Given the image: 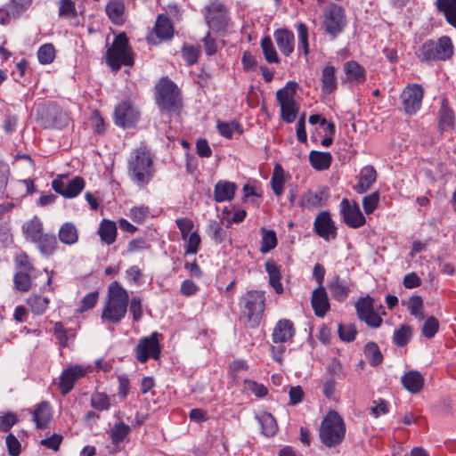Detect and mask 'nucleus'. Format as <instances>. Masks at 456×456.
Masks as SVG:
<instances>
[{"instance_id":"nucleus-1","label":"nucleus","mask_w":456,"mask_h":456,"mask_svg":"<svg viewBox=\"0 0 456 456\" xmlns=\"http://www.w3.org/2000/svg\"><path fill=\"white\" fill-rule=\"evenodd\" d=\"M154 155L145 145L132 150L127 159V175L139 187H145L155 175Z\"/></svg>"},{"instance_id":"nucleus-2","label":"nucleus","mask_w":456,"mask_h":456,"mask_svg":"<svg viewBox=\"0 0 456 456\" xmlns=\"http://www.w3.org/2000/svg\"><path fill=\"white\" fill-rule=\"evenodd\" d=\"M128 303V292L118 281L111 282L108 288L102 320L113 324L119 323L126 314Z\"/></svg>"},{"instance_id":"nucleus-3","label":"nucleus","mask_w":456,"mask_h":456,"mask_svg":"<svg viewBox=\"0 0 456 456\" xmlns=\"http://www.w3.org/2000/svg\"><path fill=\"white\" fill-rule=\"evenodd\" d=\"M346 434L342 417L335 411H330L323 418L320 428V438L323 444L333 447L339 444Z\"/></svg>"},{"instance_id":"nucleus-4","label":"nucleus","mask_w":456,"mask_h":456,"mask_svg":"<svg viewBox=\"0 0 456 456\" xmlns=\"http://www.w3.org/2000/svg\"><path fill=\"white\" fill-rule=\"evenodd\" d=\"M454 53L451 37L443 36L437 41L427 40L419 48L418 58L424 62L450 60Z\"/></svg>"},{"instance_id":"nucleus-5","label":"nucleus","mask_w":456,"mask_h":456,"mask_svg":"<svg viewBox=\"0 0 456 456\" xmlns=\"http://www.w3.org/2000/svg\"><path fill=\"white\" fill-rule=\"evenodd\" d=\"M106 62L112 70L118 71L122 65L131 66L134 59L128 38L125 33L115 37L111 45L106 51Z\"/></svg>"},{"instance_id":"nucleus-6","label":"nucleus","mask_w":456,"mask_h":456,"mask_svg":"<svg viewBox=\"0 0 456 456\" xmlns=\"http://www.w3.org/2000/svg\"><path fill=\"white\" fill-rule=\"evenodd\" d=\"M346 26V15L344 7L330 2L322 8V27L325 32L335 38Z\"/></svg>"},{"instance_id":"nucleus-7","label":"nucleus","mask_w":456,"mask_h":456,"mask_svg":"<svg viewBox=\"0 0 456 456\" xmlns=\"http://www.w3.org/2000/svg\"><path fill=\"white\" fill-rule=\"evenodd\" d=\"M297 84L288 82L284 87L276 92V100L281 106V118L286 123H293L298 112V105L295 101Z\"/></svg>"},{"instance_id":"nucleus-8","label":"nucleus","mask_w":456,"mask_h":456,"mask_svg":"<svg viewBox=\"0 0 456 456\" xmlns=\"http://www.w3.org/2000/svg\"><path fill=\"white\" fill-rule=\"evenodd\" d=\"M265 293L253 290L243 297L242 314L251 328L256 327L265 311Z\"/></svg>"},{"instance_id":"nucleus-9","label":"nucleus","mask_w":456,"mask_h":456,"mask_svg":"<svg viewBox=\"0 0 456 456\" xmlns=\"http://www.w3.org/2000/svg\"><path fill=\"white\" fill-rule=\"evenodd\" d=\"M37 120L45 128L61 129L68 126V114L55 103H47L37 111Z\"/></svg>"},{"instance_id":"nucleus-10","label":"nucleus","mask_w":456,"mask_h":456,"mask_svg":"<svg viewBox=\"0 0 456 456\" xmlns=\"http://www.w3.org/2000/svg\"><path fill=\"white\" fill-rule=\"evenodd\" d=\"M157 101L165 110H175L180 102L179 91L175 84L168 78H162L157 85Z\"/></svg>"},{"instance_id":"nucleus-11","label":"nucleus","mask_w":456,"mask_h":456,"mask_svg":"<svg viewBox=\"0 0 456 456\" xmlns=\"http://www.w3.org/2000/svg\"><path fill=\"white\" fill-rule=\"evenodd\" d=\"M161 335L159 332H153L149 337L142 338L134 349L136 360L141 363H145L150 358L158 360L160 357L161 347L159 338Z\"/></svg>"},{"instance_id":"nucleus-12","label":"nucleus","mask_w":456,"mask_h":456,"mask_svg":"<svg viewBox=\"0 0 456 456\" xmlns=\"http://www.w3.org/2000/svg\"><path fill=\"white\" fill-rule=\"evenodd\" d=\"M86 182L81 176L69 179L66 175H58L52 181L53 190L64 198L73 199L77 197L85 188Z\"/></svg>"},{"instance_id":"nucleus-13","label":"nucleus","mask_w":456,"mask_h":456,"mask_svg":"<svg viewBox=\"0 0 456 456\" xmlns=\"http://www.w3.org/2000/svg\"><path fill=\"white\" fill-rule=\"evenodd\" d=\"M140 118V111L130 100L120 102L114 110V123L118 126L128 128L134 126Z\"/></svg>"},{"instance_id":"nucleus-14","label":"nucleus","mask_w":456,"mask_h":456,"mask_svg":"<svg viewBox=\"0 0 456 456\" xmlns=\"http://www.w3.org/2000/svg\"><path fill=\"white\" fill-rule=\"evenodd\" d=\"M204 16L210 28L219 30L227 25V9L221 2L213 1L206 5Z\"/></svg>"},{"instance_id":"nucleus-15","label":"nucleus","mask_w":456,"mask_h":456,"mask_svg":"<svg viewBox=\"0 0 456 456\" xmlns=\"http://www.w3.org/2000/svg\"><path fill=\"white\" fill-rule=\"evenodd\" d=\"M90 369L79 364L70 365L65 368L60 377L59 388L62 395L69 393L76 381L85 377Z\"/></svg>"},{"instance_id":"nucleus-16","label":"nucleus","mask_w":456,"mask_h":456,"mask_svg":"<svg viewBox=\"0 0 456 456\" xmlns=\"http://www.w3.org/2000/svg\"><path fill=\"white\" fill-rule=\"evenodd\" d=\"M423 95V88L418 84L405 87L401 94L404 111L409 115L415 114L421 107Z\"/></svg>"},{"instance_id":"nucleus-17","label":"nucleus","mask_w":456,"mask_h":456,"mask_svg":"<svg viewBox=\"0 0 456 456\" xmlns=\"http://www.w3.org/2000/svg\"><path fill=\"white\" fill-rule=\"evenodd\" d=\"M340 213L349 227L359 228L366 223V218L355 201L351 203L347 199H343L340 202Z\"/></svg>"},{"instance_id":"nucleus-18","label":"nucleus","mask_w":456,"mask_h":456,"mask_svg":"<svg viewBox=\"0 0 456 456\" xmlns=\"http://www.w3.org/2000/svg\"><path fill=\"white\" fill-rule=\"evenodd\" d=\"M358 318L371 328H378L382 318L374 311L373 299L370 297L362 298L355 304Z\"/></svg>"},{"instance_id":"nucleus-19","label":"nucleus","mask_w":456,"mask_h":456,"mask_svg":"<svg viewBox=\"0 0 456 456\" xmlns=\"http://www.w3.org/2000/svg\"><path fill=\"white\" fill-rule=\"evenodd\" d=\"M314 230L318 236L327 241L337 237V227L328 211H322L316 216Z\"/></svg>"},{"instance_id":"nucleus-20","label":"nucleus","mask_w":456,"mask_h":456,"mask_svg":"<svg viewBox=\"0 0 456 456\" xmlns=\"http://www.w3.org/2000/svg\"><path fill=\"white\" fill-rule=\"evenodd\" d=\"M32 0H11L8 4L0 9V23L7 25L11 19L20 18L28 10Z\"/></svg>"},{"instance_id":"nucleus-21","label":"nucleus","mask_w":456,"mask_h":456,"mask_svg":"<svg viewBox=\"0 0 456 456\" xmlns=\"http://www.w3.org/2000/svg\"><path fill=\"white\" fill-rule=\"evenodd\" d=\"M329 197L327 188H321L315 191L309 190L303 193L300 200V207L309 210L319 208L326 204Z\"/></svg>"},{"instance_id":"nucleus-22","label":"nucleus","mask_w":456,"mask_h":456,"mask_svg":"<svg viewBox=\"0 0 456 456\" xmlns=\"http://www.w3.org/2000/svg\"><path fill=\"white\" fill-rule=\"evenodd\" d=\"M311 305L314 314L318 317H323L330 310V305L328 294L323 286H318V288L313 290Z\"/></svg>"},{"instance_id":"nucleus-23","label":"nucleus","mask_w":456,"mask_h":456,"mask_svg":"<svg viewBox=\"0 0 456 456\" xmlns=\"http://www.w3.org/2000/svg\"><path fill=\"white\" fill-rule=\"evenodd\" d=\"M294 324L290 320L282 319L280 320L273 330V340L274 343H286L292 339L295 335Z\"/></svg>"},{"instance_id":"nucleus-24","label":"nucleus","mask_w":456,"mask_h":456,"mask_svg":"<svg viewBox=\"0 0 456 456\" xmlns=\"http://www.w3.org/2000/svg\"><path fill=\"white\" fill-rule=\"evenodd\" d=\"M276 45L282 54L289 56L294 51V34L286 28H280L274 31Z\"/></svg>"},{"instance_id":"nucleus-25","label":"nucleus","mask_w":456,"mask_h":456,"mask_svg":"<svg viewBox=\"0 0 456 456\" xmlns=\"http://www.w3.org/2000/svg\"><path fill=\"white\" fill-rule=\"evenodd\" d=\"M377 180V171L372 166H365L360 171L358 183L354 185V191L362 194L366 192Z\"/></svg>"},{"instance_id":"nucleus-26","label":"nucleus","mask_w":456,"mask_h":456,"mask_svg":"<svg viewBox=\"0 0 456 456\" xmlns=\"http://www.w3.org/2000/svg\"><path fill=\"white\" fill-rule=\"evenodd\" d=\"M175 28L172 21L164 13L158 15L154 26V33L159 40H169L173 37Z\"/></svg>"},{"instance_id":"nucleus-27","label":"nucleus","mask_w":456,"mask_h":456,"mask_svg":"<svg viewBox=\"0 0 456 456\" xmlns=\"http://www.w3.org/2000/svg\"><path fill=\"white\" fill-rule=\"evenodd\" d=\"M346 81L352 84H362L366 80L365 69L355 61H349L344 64Z\"/></svg>"},{"instance_id":"nucleus-28","label":"nucleus","mask_w":456,"mask_h":456,"mask_svg":"<svg viewBox=\"0 0 456 456\" xmlns=\"http://www.w3.org/2000/svg\"><path fill=\"white\" fill-rule=\"evenodd\" d=\"M126 6L121 0H111L105 6V12L110 21L115 25H122L125 22Z\"/></svg>"},{"instance_id":"nucleus-29","label":"nucleus","mask_w":456,"mask_h":456,"mask_svg":"<svg viewBox=\"0 0 456 456\" xmlns=\"http://www.w3.org/2000/svg\"><path fill=\"white\" fill-rule=\"evenodd\" d=\"M403 387L411 394L419 393L424 386V377L417 370H410L402 377Z\"/></svg>"},{"instance_id":"nucleus-30","label":"nucleus","mask_w":456,"mask_h":456,"mask_svg":"<svg viewBox=\"0 0 456 456\" xmlns=\"http://www.w3.org/2000/svg\"><path fill=\"white\" fill-rule=\"evenodd\" d=\"M237 185L228 181H219L215 185L214 200L216 202L232 200L234 197Z\"/></svg>"},{"instance_id":"nucleus-31","label":"nucleus","mask_w":456,"mask_h":456,"mask_svg":"<svg viewBox=\"0 0 456 456\" xmlns=\"http://www.w3.org/2000/svg\"><path fill=\"white\" fill-rule=\"evenodd\" d=\"M265 267L268 273L270 286L277 294H282L284 289L281 282V273L280 266L273 260L270 259L265 262Z\"/></svg>"},{"instance_id":"nucleus-32","label":"nucleus","mask_w":456,"mask_h":456,"mask_svg":"<svg viewBox=\"0 0 456 456\" xmlns=\"http://www.w3.org/2000/svg\"><path fill=\"white\" fill-rule=\"evenodd\" d=\"M332 297L338 301H344L349 294L348 282L336 275L328 284Z\"/></svg>"},{"instance_id":"nucleus-33","label":"nucleus","mask_w":456,"mask_h":456,"mask_svg":"<svg viewBox=\"0 0 456 456\" xmlns=\"http://www.w3.org/2000/svg\"><path fill=\"white\" fill-rule=\"evenodd\" d=\"M52 419V411L49 403L44 401L40 403L33 411V420L39 429H44L47 427Z\"/></svg>"},{"instance_id":"nucleus-34","label":"nucleus","mask_w":456,"mask_h":456,"mask_svg":"<svg viewBox=\"0 0 456 456\" xmlns=\"http://www.w3.org/2000/svg\"><path fill=\"white\" fill-rule=\"evenodd\" d=\"M43 256H49L58 248L56 237L53 233H43L35 242Z\"/></svg>"},{"instance_id":"nucleus-35","label":"nucleus","mask_w":456,"mask_h":456,"mask_svg":"<svg viewBox=\"0 0 456 456\" xmlns=\"http://www.w3.org/2000/svg\"><path fill=\"white\" fill-rule=\"evenodd\" d=\"M436 7L444 14L447 23L456 28V0H436Z\"/></svg>"},{"instance_id":"nucleus-36","label":"nucleus","mask_w":456,"mask_h":456,"mask_svg":"<svg viewBox=\"0 0 456 456\" xmlns=\"http://www.w3.org/2000/svg\"><path fill=\"white\" fill-rule=\"evenodd\" d=\"M22 232L27 240L35 242L43 232V223L39 217L34 216L22 225Z\"/></svg>"},{"instance_id":"nucleus-37","label":"nucleus","mask_w":456,"mask_h":456,"mask_svg":"<svg viewBox=\"0 0 456 456\" xmlns=\"http://www.w3.org/2000/svg\"><path fill=\"white\" fill-rule=\"evenodd\" d=\"M98 234L102 242L111 245L117 238V224L114 221L103 219L99 226Z\"/></svg>"},{"instance_id":"nucleus-38","label":"nucleus","mask_w":456,"mask_h":456,"mask_svg":"<svg viewBox=\"0 0 456 456\" xmlns=\"http://www.w3.org/2000/svg\"><path fill=\"white\" fill-rule=\"evenodd\" d=\"M59 240L66 245H73L78 240V231L73 223H64L59 230Z\"/></svg>"},{"instance_id":"nucleus-39","label":"nucleus","mask_w":456,"mask_h":456,"mask_svg":"<svg viewBox=\"0 0 456 456\" xmlns=\"http://www.w3.org/2000/svg\"><path fill=\"white\" fill-rule=\"evenodd\" d=\"M337 88L336 69L333 66H326L322 71V90L325 94H331Z\"/></svg>"},{"instance_id":"nucleus-40","label":"nucleus","mask_w":456,"mask_h":456,"mask_svg":"<svg viewBox=\"0 0 456 456\" xmlns=\"http://www.w3.org/2000/svg\"><path fill=\"white\" fill-rule=\"evenodd\" d=\"M311 166L316 170L328 169L332 162V156L330 152L312 151L309 154Z\"/></svg>"},{"instance_id":"nucleus-41","label":"nucleus","mask_w":456,"mask_h":456,"mask_svg":"<svg viewBox=\"0 0 456 456\" xmlns=\"http://www.w3.org/2000/svg\"><path fill=\"white\" fill-rule=\"evenodd\" d=\"M262 433L265 436H273L278 431V425L274 417L268 412H261L256 416Z\"/></svg>"},{"instance_id":"nucleus-42","label":"nucleus","mask_w":456,"mask_h":456,"mask_svg":"<svg viewBox=\"0 0 456 456\" xmlns=\"http://www.w3.org/2000/svg\"><path fill=\"white\" fill-rule=\"evenodd\" d=\"M130 431V427L122 421L116 423L110 429V436L111 442L118 450L120 449V444L128 436Z\"/></svg>"},{"instance_id":"nucleus-43","label":"nucleus","mask_w":456,"mask_h":456,"mask_svg":"<svg viewBox=\"0 0 456 456\" xmlns=\"http://www.w3.org/2000/svg\"><path fill=\"white\" fill-rule=\"evenodd\" d=\"M49 302V298L41 295H31L27 299L28 306L36 315L43 314L48 308Z\"/></svg>"},{"instance_id":"nucleus-44","label":"nucleus","mask_w":456,"mask_h":456,"mask_svg":"<svg viewBox=\"0 0 456 456\" xmlns=\"http://www.w3.org/2000/svg\"><path fill=\"white\" fill-rule=\"evenodd\" d=\"M285 177L284 171L280 164L274 167L271 179L272 189L278 197L281 196L284 190Z\"/></svg>"},{"instance_id":"nucleus-45","label":"nucleus","mask_w":456,"mask_h":456,"mask_svg":"<svg viewBox=\"0 0 456 456\" xmlns=\"http://www.w3.org/2000/svg\"><path fill=\"white\" fill-rule=\"evenodd\" d=\"M14 288L20 292H28L32 288L30 273L17 271L13 275Z\"/></svg>"},{"instance_id":"nucleus-46","label":"nucleus","mask_w":456,"mask_h":456,"mask_svg":"<svg viewBox=\"0 0 456 456\" xmlns=\"http://www.w3.org/2000/svg\"><path fill=\"white\" fill-rule=\"evenodd\" d=\"M261 48L265 59L269 63H279L280 59L270 37H265L261 40Z\"/></svg>"},{"instance_id":"nucleus-47","label":"nucleus","mask_w":456,"mask_h":456,"mask_svg":"<svg viewBox=\"0 0 456 456\" xmlns=\"http://www.w3.org/2000/svg\"><path fill=\"white\" fill-rule=\"evenodd\" d=\"M261 235L262 240L260 251L262 253H267L277 246V237L274 231L262 228Z\"/></svg>"},{"instance_id":"nucleus-48","label":"nucleus","mask_w":456,"mask_h":456,"mask_svg":"<svg viewBox=\"0 0 456 456\" xmlns=\"http://www.w3.org/2000/svg\"><path fill=\"white\" fill-rule=\"evenodd\" d=\"M364 354L367 360L372 366H377L383 361V355L379 349V346L373 342H370L365 346Z\"/></svg>"},{"instance_id":"nucleus-49","label":"nucleus","mask_w":456,"mask_h":456,"mask_svg":"<svg viewBox=\"0 0 456 456\" xmlns=\"http://www.w3.org/2000/svg\"><path fill=\"white\" fill-rule=\"evenodd\" d=\"M412 336V330L409 325H402L394 332L393 341L398 346H405Z\"/></svg>"},{"instance_id":"nucleus-50","label":"nucleus","mask_w":456,"mask_h":456,"mask_svg":"<svg viewBox=\"0 0 456 456\" xmlns=\"http://www.w3.org/2000/svg\"><path fill=\"white\" fill-rule=\"evenodd\" d=\"M297 36H298V45L297 49L302 50L304 54L307 56L309 53L308 47V28L307 26L300 22L297 27Z\"/></svg>"},{"instance_id":"nucleus-51","label":"nucleus","mask_w":456,"mask_h":456,"mask_svg":"<svg viewBox=\"0 0 456 456\" xmlns=\"http://www.w3.org/2000/svg\"><path fill=\"white\" fill-rule=\"evenodd\" d=\"M207 232L211 239L218 243H221L225 237L224 230L223 229L221 224L216 220H212L209 222L207 227Z\"/></svg>"},{"instance_id":"nucleus-52","label":"nucleus","mask_w":456,"mask_h":456,"mask_svg":"<svg viewBox=\"0 0 456 456\" xmlns=\"http://www.w3.org/2000/svg\"><path fill=\"white\" fill-rule=\"evenodd\" d=\"M439 124L442 129L452 127L454 124V112L443 103L439 112Z\"/></svg>"},{"instance_id":"nucleus-53","label":"nucleus","mask_w":456,"mask_h":456,"mask_svg":"<svg viewBox=\"0 0 456 456\" xmlns=\"http://www.w3.org/2000/svg\"><path fill=\"white\" fill-rule=\"evenodd\" d=\"M55 57V49L52 44H45L37 51V58L40 63L49 64Z\"/></svg>"},{"instance_id":"nucleus-54","label":"nucleus","mask_w":456,"mask_h":456,"mask_svg":"<svg viewBox=\"0 0 456 456\" xmlns=\"http://www.w3.org/2000/svg\"><path fill=\"white\" fill-rule=\"evenodd\" d=\"M14 263L18 271H25L28 273L35 271L33 263L31 262L28 254L25 252L18 253L14 256Z\"/></svg>"},{"instance_id":"nucleus-55","label":"nucleus","mask_w":456,"mask_h":456,"mask_svg":"<svg viewBox=\"0 0 456 456\" xmlns=\"http://www.w3.org/2000/svg\"><path fill=\"white\" fill-rule=\"evenodd\" d=\"M91 405L98 411H106L110 406L109 396L104 393L95 392L92 395Z\"/></svg>"},{"instance_id":"nucleus-56","label":"nucleus","mask_w":456,"mask_h":456,"mask_svg":"<svg viewBox=\"0 0 456 456\" xmlns=\"http://www.w3.org/2000/svg\"><path fill=\"white\" fill-rule=\"evenodd\" d=\"M200 54V48L193 45H183L182 55L187 65L191 66L198 61Z\"/></svg>"},{"instance_id":"nucleus-57","label":"nucleus","mask_w":456,"mask_h":456,"mask_svg":"<svg viewBox=\"0 0 456 456\" xmlns=\"http://www.w3.org/2000/svg\"><path fill=\"white\" fill-rule=\"evenodd\" d=\"M77 15L76 4L72 0H60L59 16L66 18H76Z\"/></svg>"},{"instance_id":"nucleus-58","label":"nucleus","mask_w":456,"mask_h":456,"mask_svg":"<svg viewBox=\"0 0 456 456\" xmlns=\"http://www.w3.org/2000/svg\"><path fill=\"white\" fill-rule=\"evenodd\" d=\"M177 228L181 232V238L183 240H187L190 234L192 232L194 223L188 217H180L175 220Z\"/></svg>"},{"instance_id":"nucleus-59","label":"nucleus","mask_w":456,"mask_h":456,"mask_svg":"<svg viewBox=\"0 0 456 456\" xmlns=\"http://www.w3.org/2000/svg\"><path fill=\"white\" fill-rule=\"evenodd\" d=\"M379 201V191H374L362 199V208L367 215L374 212Z\"/></svg>"},{"instance_id":"nucleus-60","label":"nucleus","mask_w":456,"mask_h":456,"mask_svg":"<svg viewBox=\"0 0 456 456\" xmlns=\"http://www.w3.org/2000/svg\"><path fill=\"white\" fill-rule=\"evenodd\" d=\"M408 308L410 310L411 314L414 315L419 320H422L424 318L423 314V301L422 298L419 296L411 297L408 303Z\"/></svg>"},{"instance_id":"nucleus-61","label":"nucleus","mask_w":456,"mask_h":456,"mask_svg":"<svg viewBox=\"0 0 456 456\" xmlns=\"http://www.w3.org/2000/svg\"><path fill=\"white\" fill-rule=\"evenodd\" d=\"M439 329V322L434 317L431 316L426 320L422 326V334L427 338H432Z\"/></svg>"},{"instance_id":"nucleus-62","label":"nucleus","mask_w":456,"mask_h":456,"mask_svg":"<svg viewBox=\"0 0 456 456\" xmlns=\"http://www.w3.org/2000/svg\"><path fill=\"white\" fill-rule=\"evenodd\" d=\"M186 242L185 245V254H191L195 255L200 248V236L198 233V232H192L190 236L187 238V240H184Z\"/></svg>"},{"instance_id":"nucleus-63","label":"nucleus","mask_w":456,"mask_h":456,"mask_svg":"<svg viewBox=\"0 0 456 456\" xmlns=\"http://www.w3.org/2000/svg\"><path fill=\"white\" fill-rule=\"evenodd\" d=\"M99 293L97 291L86 294L80 301L78 311L80 313L92 309L97 303Z\"/></svg>"},{"instance_id":"nucleus-64","label":"nucleus","mask_w":456,"mask_h":456,"mask_svg":"<svg viewBox=\"0 0 456 456\" xmlns=\"http://www.w3.org/2000/svg\"><path fill=\"white\" fill-rule=\"evenodd\" d=\"M5 444L10 456H19L21 452V444L13 434L6 436Z\"/></svg>"}]
</instances>
